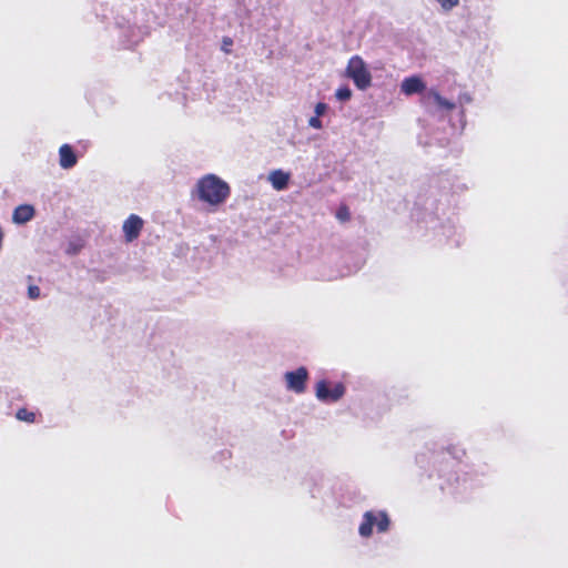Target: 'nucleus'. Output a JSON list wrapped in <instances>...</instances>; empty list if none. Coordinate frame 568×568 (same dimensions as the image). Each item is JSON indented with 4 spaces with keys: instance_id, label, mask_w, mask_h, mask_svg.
I'll use <instances>...</instances> for the list:
<instances>
[{
    "instance_id": "nucleus-1",
    "label": "nucleus",
    "mask_w": 568,
    "mask_h": 568,
    "mask_svg": "<svg viewBox=\"0 0 568 568\" xmlns=\"http://www.w3.org/2000/svg\"><path fill=\"white\" fill-rule=\"evenodd\" d=\"M194 194L201 202L217 207L229 199L231 187L224 180L210 173L197 180Z\"/></svg>"
},
{
    "instance_id": "nucleus-2",
    "label": "nucleus",
    "mask_w": 568,
    "mask_h": 568,
    "mask_svg": "<svg viewBox=\"0 0 568 568\" xmlns=\"http://www.w3.org/2000/svg\"><path fill=\"white\" fill-rule=\"evenodd\" d=\"M347 75L359 90H366L372 84V75L365 62L358 55L352 57L346 68Z\"/></svg>"
},
{
    "instance_id": "nucleus-3",
    "label": "nucleus",
    "mask_w": 568,
    "mask_h": 568,
    "mask_svg": "<svg viewBox=\"0 0 568 568\" xmlns=\"http://www.w3.org/2000/svg\"><path fill=\"white\" fill-rule=\"evenodd\" d=\"M377 526L379 532L388 529L389 519L386 513H379L377 516L372 511H366L363 516V521L359 525L358 531L363 537H369L373 534V526Z\"/></svg>"
},
{
    "instance_id": "nucleus-4",
    "label": "nucleus",
    "mask_w": 568,
    "mask_h": 568,
    "mask_svg": "<svg viewBox=\"0 0 568 568\" xmlns=\"http://www.w3.org/2000/svg\"><path fill=\"white\" fill-rule=\"evenodd\" d=\"M315 394L321 402L334 403L343 397L345 386L342 383H336L331 387L329 384L323 379L316 384Z\"/></svg>"
},
{
    "instance_id": "nucleus-5",
    "label": "nucleus",
    "mask_w": 568,
    "mask_h": 568,
    "mask_svg": "<svg viewBox=\"0 0 568 568\" xmlns=\"http://www.w3.org/2000/svg\"><path fill=\"white\" fill-rule=\"evenodd\" d=\"M284 377L287 389L296 394H302L305 392L308 372L304 366H301L295 371L285 373Z\"/></svg>"
},
{
    "instance_id": "nucleus-6",
    "label": "nucleus",
    "mask_w": 568,
    "mask_h": 568,
    "mask_svg": "<svg viewBox=\"0 0 568 568\" xmlns=\"http://www.w3.org/2000/svg\"><path fill=\"white\" fill-rule=\"evenodd\" d=\"M142 227V220L139 215L131 214L123 223V232L128 242L138 239Z\"/></svg>"
},
{
    "instance_id": "nucleus-7",
    "label": "nucleus",
    "mask_w": 568,
    "mask_h": 568,
    "mask_svg": "<svg viewBox=\"0 0 568 568\" xmlns=\"http://www.w3.org/2000/svg\"><path fill=\"white\" fill-rule=\"evenodd\" d=\"M425 89V82L417 75L405 78L400 84V90L406 95L422 93Z\"/></svg>"
},
{
    "instance_id": "nucleus-8",
    "label": "nucleus",
    "mask_w": 568,
    "mask_h": 568,
    "mask_svg": "<svg viewBox=\"0 0 568 568\" xmlns=\"http://www.w3.org/2000/svg\"><path fill=\"white\" fill-rule=\"evenodd\" d=\"M433 101L440 110L452 111L455 109V103L443 98L436 90H429L422 99L424 104Z\"/></svg>"
},
{
    "instance_id": "nucleus-9",
    "label": "nucleus",
    "mask_w": 568,
    "mask_h": 568,
    "mask_svg": "<svg viewBox=\"0 0 568 568\" xmlns=\"http://www.w3.org/2000/svg\"><path fill=\"white\" fill-rule=\"evenodd\" d=\"M59 158V164L63 169H71L78 162V158L70 144H62L60 146Z\"/></svg>"
},
{
    "instance_id": "nucleus-10",
    "label": "nucleus",
    "mask_w": 568,
    "mask_h": 568,
    "mask_svg": "<svg viewBox=\"0 0 568 568\" xmlns=\"http://www.w3.org/2000/svg\"><path fill=\"white\" fill-rule=\"evenodd\" d=\"M34 216V207L30 204H21L17 206L12 214V221L16 224H24Z\"/></svg>"
},
{
    "instance_id": "nucleus-11",
    "label": "nucleus",
    "mask_w": 568,
    "mask_h": 568,
    "mask_svg": "<svg viewBox=\"0 0 568 568\" xmlns=\"http://www.w3.org/2000/svg\"><path fill=\"white\" fill-rule=\"evenodd\" d=\"M268 180L276 191L285 190L290 182V173L282 170H274L270 173Z\"/></svg>"
},
{
    "instance_id": "nucleus-12",
    "label": "nucleus",
    "mask_w": 568,
    "mask_h": 568,
    "mask_svg": "<svg viewBox=\"0 0 568 568\" xmlns=\"http://www.w3.org/2000/svg\"><path fill=\"white\" fill-rule=\"evenodd\" d=\"M16 416L19 420L28 423H33L36 420V414L33 412L28 410L27 408H20L17 412Z\"/></svg>"
},
{
    "instance_id": "nucleus-13",
    "label": "nucleus",
    "mask_w": 568,
    "mask_h": 568,
    "mask_svg": "<svg viewBox=\"0 0 568 568\" xmlns=\"http://www.w3.org/2000/svg\"><path fill=\"white\" fill-rule=\"evenodd\" d=\"M336 219L341 222H347L351 220V213L346 205H341L336 211Z\"/></svg>"
},
{
    "instance_id": "nucleus-14",
    "label": "nucleus",
    "mask_w": 568,
    "mask_h": 568,
    "mask_svg": "<svg viewBox=\"0 0 568 568\" xmlns=\"http://www.w3.org/2000/svg\"><path fill=\"white\" fill-rule=\"evenodd\" d=\"M352 97V91L347 87L339 88L336 91V98L341 101H347Z\"/></svg>"
},
{
    "instance_id": "nucleus-15",
    "label": "nucleus",
    "mask_w": 568,
    "mask_h": 568,
    "mask_svg": "<svg viewBox=\"0 0 568 568\" xmlns=\"http://www.w3.org/2000/svg\"><path fill=\"white\" fill-rule=\"evenodd\" d=\"M82 246H83V244L80 242H70L68 244V247L65 248V253L69 255H75L80 252Z\"/></svg>"
},
{
    "instance_id": "nucleus-16",
    "label": "nucleus",
    "mask_w": 568,
    "mask_h": 568,
    "mask_svg": "<svg viewBox=\"0 0 568 568\" xmlns=\"http://www.w3.org/2000/svg\"><path fill=\"white\" fill-rule=\"evenodd\" d=\"M445 11L452 10L459 4V0H436Z\"/></svg>"
},
{
    "instance_id": "nucleus-17",
    "label": "nucleus",
    "mask_w": 568,
    "mask_h": 568,
    "mask_svg": "<svg viewBox=\"0 0 568 568\" xmlns=\"http://www.w3.org/2000/svg\"><path fill=\"white\" fill-rule=\"evenodd\" d=\"M233 45V40L230 37H224L222 40V50L229 54L231 53V47Z\"/></svg>"
},
{
    "instance_id": "nucleus-18",
    "label": "nucleus",
    "mask_w": 568,
    "mask_h": 568,
    "mask_svg": "<svg viewBox=\"0 0 568 568\" xmlns=\"http://www.w3.org/2000/svg\"><path fill=\"white\" fill-rule=\"evenodd\" d=\"M28 295L31 300H37L40 296V288L37 285L28 287Z\"/></svg>"
},
{
    "instance_id": "nucleus-19",
    "label": "nucleus",
    "mask_w": 568,
    "mask_h": 568,
    "mask_svg": "<svg viewBox=\"0 0 568 568\" xmlns=\"http://www.w3.org/2000/svg\"><path fill=\"white\" fill-rule=\"evenodd\" d=\"M308 125H310L311 128H314V129H317V130H320V129H322V128H323V125H322V121L320 120V116H317V115H314V116H312V118L308 120Z\"/></svg>"
},
{
    "instance_id": "nucleus-20",
    "label": "nucleus",
    "mask_w": 568,
    "mask_h": 568,
    "mask_svg": "<svg viewBox=\"0 0 568 568\" xmlns=\"http://www.w3.org/2000/svg\"><path fill=\"white\" fill-rule=\"evenodd\" d=\"M327 110V104L324 102H318L315 105V115L322 116Z\"/></svg>"
}]
</instances>
